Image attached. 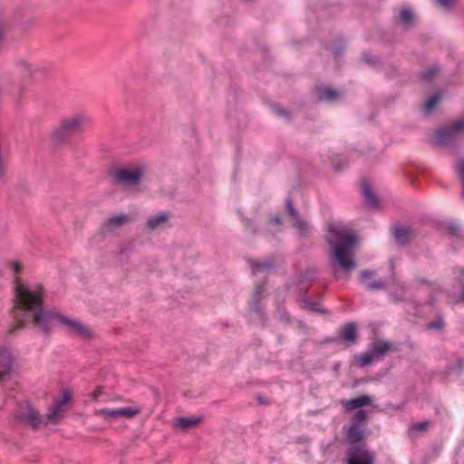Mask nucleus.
Listing matches in <instances>:
<instances>
[{"instance_id":"f257e3e1","label":"nucleus","mask_w":464,"mask_h":464,"mask_svg":"<svg viewBox=\"0 0 464 464\" xmlns=\"http://www.w3.org/2000/svg\"><path fill=\"white\" fill-rule=\"evenodd\" d=\"M14 284L12 314L14 323L8 330L9 335L16 334L31 323L39 333L48 336L52 333L54 322L58 321L65 325L70 333L85 338L91 337L90 330L80 321L66 317L56 310H47L44 307L42 285H25L18 277Z\"/></svg>"},{"instance_id":"f03ea898","label":"nucleus","mask_w":464,"mask_h":464,"mask_svg":"<svg viewBox=\"0 0 464 464\" xmlns=\"http://www.w3.org/2000/svg\"><path fill=\"white\" fill-rule=\"evenodd\" d=\"M326 241L333 250L332 269L337 279L349 278L356 264L351 252L354 248L357 237L347 234L338 225L330 224Z\"/></svg>"},{"instance_id":"7ed1b4c3","label":"nucleus","mask_w":464,"mask_h":464,"mask_svg":"<svg viewBox=\"0 0 464 464\" xmlns=\"http://www.w3.org/2000/svg\"><path fill=\"white\" fill-rule=\"evenodd\" d=\"M90 117L84 111H76L63 117L51 132V140L59 145L68 141L72 136L85 131Z\"/></svg>"},{"instance_id":"20e7f679","label":"nucleus","mask_w":464,"mask_h":464,"mask_svg":"<svg viewBox=\"0 0 464 464\" xmlns=\"http://www.w3.org/2000/svg\"><path fill=\"white\" fill-rule=\"evenodd\" d=\"M464 119H458L436 131L435 143L440 146H453L462 137Z\"/></svg>"},{"instance_id":"39448f33","label":"nucleus","mask_w":464,"mask_h":464,"mask_svg":"<svg viewBox=\"0 0 464 464\" xmlns=\"http://www.w3.org/2000/svg\"><path fill=\"white\" fill-rule=\"evenodd\" d=\"M285 208L288 216L291 218L292 226L296 230L300 238H305L311 235L312 227L294 208L293 200L290 196L285 199Z\"/></svg>"},{"instance_id":"423d86ee","label":"nucleus","mask_w":464,"mask_h":464,"mask_svg":"<svg viewBox=\"0 0 464 464\" xmlns=\"http://www.w3.org/2000/svg\"><path fill=\"white\" fill-rule=\"evenodd\" d=\"M375 455L365 443L352 445L346 450V464H374Z\"/></svg>"},{"instance_id":"0eeeda50","label":"nucleus","mask_w":464,"mask_h":464,"mask_svg":"<svg viewBox=\"0 0 464 464\" xmlns=\"http://www.w3.org/2000/svg\"><path fill=\"white\" fill-rule=\"evenodd\" d=\"M143 169L140 166H134L130 169L123 168L111 173L115 184L121 186L136 185L143 175Z\"/></svg>"},{"instance_id":"6e6552de","label":"nucleus","mask_w":464,"mask_h":464,"mask_svg":"<svg viewBox=\"0 0 464 464\" xmlns=\"http://www.w3.org/2000/svg\"><path fill=\"white\" fill-rule=\"evenodd\" d=\"M15 419L31 426L34 430H37L43 423V418L39 411H37L31 403L20 405L15 414Z\"/></svg>"},{"instance_id":"1a4fd4ad","label":"nucleus","mask_w":464,"mask_h":464,"mask_svg":"<svg viewBox=\"0 0 464 464\" xmlns=\"http://www.w3.org/2000/svg\"><path fill=\"white\" fill-rule=\"evenodd\" d=\"M140 411V410L138 407H122L116 409L104 408L100 410L98 413L102 415L108 420H114L122 417H134L139 414Z\"/></svg>"},{"instance_id":"9d476101","label":"nucleus","mask_w":464,"mask_h":464,"mask_svg":"<svg viewBox=\"0 0 464 464\" xmlns=\"http://www.w3.org/2000/svg\"><path fill=\"white\" fill-rule=\"evenodd\" d=\"M392 235L395 243L401 246H409L411 240L415 237L414 230L401 225L392 227Z\"/></svg>"},{"instance_id":"9b49d317","label":"nucleus","mask_w":464,"mask_h":464,"mask_svg":"<svg viewBox=\"0 0 464 464\" xmlns=\"http://www.w3.org/2000/svg\"><path fill=\"white\" fill-rule=\"evenodd\" d=\"M14 363V357L10 350L6 347L0 346V381L4 380L8 375Z\"/></svg>"},{"instance_id":"f8f14e48","label":"nucleus","mask_w":464,"mask_h":464,"mask_svg":"<svg viewBox=\"0 0 464 464\" xmlns=\"http://www.w3.org/2000/svg\"><path fill=\"white\" fill-rule=\"evenodd\" d=\"M169 217L170 215L167 211H160L155 215H151L147 218L146 228L149 231L162 228L169 223Z\"/></svg>"},{"instance_id":"ddd939ff","label":"nucleus","mask_w":464,"mask_h":464,"mask_svg":"<svg viewBox=\"0 0 464 464\" xmlns=\"http://www.w3.org/2000/svg\"><path fill=\"white\" fill-rule=\"evenodd\" d=\"M364 439V429L363 427L348 425L344 441L349 446L361 445V441Z\"/></svg>"},{"instance_id":"4468645a","label":"nucleus","mask_w":464,"mask_h":464,"mask_svg":"<svg viewBox=\"0 0 464 464\" xmlns=\"http://www.w3.org/2000/svg\"><path fill=\"white\" fill-rule=\"evenodd\" d=\"M72 400V393L69 390H63L62 398L54 401V405L49 411L46 417L49 421H53L59 413L63 410V406Z\"/></svg>"},{"instance_id":"2eb2a0df","label":"nucleus","mask_w":464,"mask_h":464,"mask_svg":"<svg viewBox=\"0 0 464 464\" xmlns=\"http://www.w3.org/2000/svg\"><path fill=\"white\" fill-rule=\"evenodd\" d=\"M361 194L364 203L370 208H377L379 206V198L372 188L371 184L362 179L361 182Z\"/></svg>"},{"instance_id":"dca6fc26","label":"nucleus","mask_w":464,"mask_h":464,"mask_svg":"<svg viewBox=\"0 0 464 464\" xmlns=\"http://www.w3.org/2000/svg\"><path fill=\"white\" fill-rule=\"evenodd\" d=\"M373 275V271L362 270L360 272L359 280L361 283L365 285V287L369 291H376L385 287V282L382 279L369 281Z\"/></svg>"},{"instance_id":"f3484780","label":"nucleus","mask_w":464,"mask_h":464,"mask_svg":"<svg viewBox=\"0 0 464 464\" xmlns=\"http://www.w3.org/2000/svg\"><path fill=\"white\" fill-rule=\"evenodd\" d=\"M253 276L260 274L262 277H266L274 269V261L272 258H266L263 262L250 261Z\"/></svg>"},{"instance_id":"a211bd4d","label":"nucleus","mask_w":464,"mask_h":464,"mask_svg":"<svg viewBox=\"0 0 464 464\" xmlns=\"http://www.w3.org/2000/svg\"><path fill=\"white\" fill-rule=\"evenodd\" d=\"M130 220L129 216L125 214H120L106 219L102 227L105 232H112L118 227H122Z\"/></svg>"},{"instance_id":"6ab92c4d","label":"nucleus","mask_w":464,"mask_h":464,"mask_svg":"<svg viewBox=\"0 0 464 464\" xmlns=\"http://www.w3.org/2000/svg\"><path fill=\"white\" fill-rule=\"evenodd\" d=\"M356 338V324L353 322L345 324L339 332V339L346 344L354 343Z\"/></svg>"},{"instance_id":"aec40b11","label":"nucleus","mask_w":464,"mask_h":464,"mask_svg":"<svg viewBox=\"0 0 464 464\" xmlns=\"http://www.w3.org/2000/svg\"><path fill=\"white\" fill-rule=\"evenodd\" d=\"M315 99L318 102H332L339 97V92L326 86H317L314 91Z\"/></svg>"},{"instance_id":"412c9836","label":"nucleus","mask_w":464,"mask_h":464,"mask_svg":"<svg viewBox=\"0 0 464 464\" xmlns=\"http://www.w3.org/2000/svg\"><path fill=\"white\" fill-rule=\"evenodd\" d=\"M249 314L252 320L256 323L265 324V323L267 321V315L260 305V302H249Z\"/></svg>"},{"instance_id":"4be33fe9","label":"nucleus","mask_w":464,"mask_h":464,"mask_svg":"<svg viewBox=\"0 0 464 464\" xmlns=\"http://www.w3.org/2000/svg\"><path fill=\"white\" fill-rule=\"evenodd\" d=\"M372 402V398L369 395H361L357 398L351 399L345 402V409L352 410L363 406L370 405Z\"/></svg>"},{"instance_id":"5701e85b","label":"nucleus","mask_w":464,"mask_h":464,"mask_svg":"<svg viewBox=\"0 0 464 464\" xmlns=\"http://www.w3.org/2000/svg\"><path fill=\"white\" fill-rule=\"evenodd\" d=\"M301 307L313 313L327 314L328 311L322 308L316 301H311L307 296L303 295L301 298Z\"/></svg>"},{"instance_id":"b1692460","label":"nucleus","mask_w":464,"mask_h":464,"mask_svg":"<svg viewBox=\"0 0 464 464\" xmlns=\"http://www.w3.org/2000/svg\"><path fill=\"white\" fill-rule=\"evenodd\" d=\"M391 349V344L383 340L375 341L372 343L371 352L375 358L381 359Z\"/></svg>"},{"instance_id":"393cba45","label":"nucleus","mask_w":464,"mask_h":464,"mask_svg":"<svg viewBox=\"0 0 464 464\" xmlns=\"http://www.w3.org/2000/svg\"><path fill=\"white\" fill-rule=\"evenodd\" d=\"M201 419L198 417H181L177 420V427L183 430H187L200 422Z\"/></svg>"},{"instance_id":"a878e982","label":"nucleus","mask_w":464,"mask_h":464,"mask_svg":"<svg viewBox=\"0 0 464 464\" xmlns=\"http://www.w3.org/2000/svg\"><path fill=\"white\" fill-rule=\"evenodd\" d=\"M362 58L364 63L372 68H377L382 63V59L380 56L373 55L372 53L368 51H365L362 53Z\"/></svg>"},{"instance_id":"bb28decb","label":"nucleus","mask_w":464,"mask_h":464,"mask_svg":"<svg viewBox=\"0 0 464 464\" xmlns=\"http://www.w3.org/2000/svg\"><path fill=\"white\" fill-rule=\"evenodd\" d=\"M366 420H367V411L365 410L360 409L353 415L349 424L363 427Z\"/></svg>"},{"instance_id":"cd10ccee","label":"nucleus","mask_w":464,"mask_h":464,"mask_svg":"<svg viewBox=\"0 0 464 464\" xmlns=\"http://www.w3.org/2000/svg\"><path fill=\"white\" fill-rule=\"evenodd\" d=\"M407 291V287L404 285H401L398 291L392 292L390 294V300L393 304H399L406 301L405 293Z\"/></svg>"},{"instance_id":"c85d7f7f","label":"nucleus","mask_w":464,"mask_h":464,"mask_svg":"<svg viewBox=\"0 0 464 464\" xmlns=\"http://www.w3.org/2000/svg\"><path fill=\"white\" fill-rule=\"evenodd\" d=\"M400 18L405 26H411L414 22V14L411 9L403 8L400 12Z\"/></svg>"},{"instance_id":"c756f323","label":"nucleus","mask_w":464,"mask_h":464,"mask_svg":"<svg viewBox=\"0 0 464 464\" xmlns=\"http://www.w3.org/2000/svg\"><path fill=\"white\" fill-rule=\"evenodd\" d=\"M440 99V92H436L430 98H429L424 105L425 111H427V112L431 111L435 108L437 103L439 102Z\"/></svg>"},{"instance_id":"7c9ffc66","label":"nucleus","mask_w":464,"mask_h":464,"mask_svg":"<svg viewBox=\"0 0 464 464\" xmlns=\"http://www.w3.org/2000/svg\"><path fill=\"white\" fill-rule=\"evenodd\" d=\"M239 214H241V213L239 212ZM240 216H241V220L244 224L245 228L247 231H249L250 233H252L253 235L257 234V232H258L257 225L253 220L245 218L243 215H240Z\"/></svg>"},{"instance_id":"2f4dec72","label":"nucleus","mask_w":464,"mask_h":464,"mask_svg":"<svg viewBox=\"0 0 464 464\" xmlns=\"http://www.w3.org/2000/svg\"><path fill=\"white\" fill-rule=\"evenodd\" d=\"M463 187L461 191V198H464V160L460 159L458 160L456 169H455Z\"/></svg>"},{"instance_id":"473e14b6","label":"nucleus","mask_w":464,"mask_h":464,"mask_svg":"<svg viewBox=\"0 0 464 464\" xmlns=\"http://www.w3.org/2000/svg\"><path fill=\"white\" fill-rule=\"evenodd\" d=\"M264 282L256 285L250 301L260 302L265 292Z\"/></svg>"},{"instance_id":"72a5a7b5","label":"nucleus","mask_w":464,"mask_h":464,"mask_svg":"<svg viewBox=\"0 0 464 464\" xmlns=\"http://www.w3.org/2000/svg\"><path fill=\"white\" fill-rule=\"evenodd\" d=\"M375 357L373 356L371 350L367 353H362L359 356V365L364 367L369 364Z\"/></svg>"},{"instance_id":"f704fd0d","label":"nucleus","mask_w":464,"mask_h":464,"mask_svg":"<svg viewBox=\"0 0 464 464\" xmlns=\"http://www.w3.org/2000/svg\"><path fill=\"white\" fill-rule=\"evenodd\" d=\"M17 64L21 72L26 75H31L34 71L33 65L24 60H20Z\"/></svg>"},{"instance_id":"c9c22d12","label":"nucleus","mask_w":464,"mask_h":464,"mask_svg":"<svg viewBox=\"0 0 464 464\" xmlns=\"http://www.w3.org/2000/svg\"><path fill=\"white\" fill-rule=\"evenodd\" d=\"M312 276L308 274L301 275L298 278V285H299V291L302 293H304L307 288L309 287V284L304 285V283L307 281L309 282L311 280Z\"/></svg>"},{"instance_id":"e433bc0d","label":"nucleus","mask_w":464,"mask_h":464,"mask_svg":"<svg viewBox=\"0 0 464 464\" xmlns=\"http://www.w3.org/2000/svg\"><path fill=\"white\" fill-rule=\"evenodd\" d=\"M430 422L428 420H423L421 422L413 423L411 425V430L413 431L422 432L428 430Z\"/></svg>"},{"instance_id":"4c0bfd02","label":"nucleus","mask_w":464,"mask_h":464,"mask_svg":"<svg viewBox=\"0 0 464 464\" xmlns=\"http://www.w3.org/2000/svg\"><path fill=\"white\" fill-rule=\"evenodd\" d=\"M439 72V67L437 66H432L429 69H427L426 71H424L421 74V77L423 80L425 81H430L433 76Z\"/></svg>"},{"instance_id":"58836bf2","label":"nucleus","mask_w":464,"mask_h":464,"mask_svg":"<svg viewBox=\"0 0 464 464\" xmlns=\"http://www.w3.org/2000/svg\"><path fill=\"white\" fill-rule=\"evenodd\" d=\"M444 325H445L444 321L441 318H438L437 320L432 321L430 324H428L427 329L439 331V330L443 329Z\"/></svg>"},{"instance_id":"ea45409f","label":"nucleus","mask_w":464,"mask_h":464,"mask_svg":"<svg viewBox=\"0 0 464 464\" xmlns=\"http://www.w3.org/2000/svg\"><path fill=\"white\" fill-rule=\"evenodd\" d=\"M448 229L454 237H459L461 235V227L455 222H450L448 224Z\"/></svg>"},{"instance_id":"a19ab883","label":"nucleus","mask_w":464,"mask_h":464,"mask_svg":"<svg viewBox=\"0 0 464 464\" xmlns=\"http://www.w3.org/2000/svg\"><path fill=\"white\" fill-rule=\"evenodd\" d=\"M272 110L276 116L283 117L285 119H288L290 116L287 110L277 105L273 106Z\"/></svg>"},{"instance_id":"79ce46f5","label":"nucleus","mask_w":464,"mask_h":464,"mask_svg":"<svg viewBox=\"0 0 464 464\" xmlns=\"http://www.w3.org/2000/svg\"><path fill=\"white\" fill-rule=\"evenodd\" d=\"M452 370L458 372H464V358L457 357L455 361V366L452 368Z\"/></svg>"},{"instance_id":"37998d69","label":"nucleus","mask_w":464,"mask_h":464,"mask_svg":"<svg viewBox=\"0 0 464 464\" xmlns=\"http://www.w3.org/2000/svg\"><path fill=\"white\" fill-rule=\"evenodd\" d=\"M8 78L6 76H0V100L3 97V94L5 92L4 86L7 83Z\"/></svg>"},{"instance_id":"c03bdc74","label":"nucleus","mask_w":464,"mask_h":464,"mask_svg":"<svg viewBox=\"0 0 464 464\" xmlns=\"http://www.w3.org/2000/svg\"><path fill=\"white\" fill-rule=\"evenodd\" d=\"M331 50L333 51L335 56H339L343 53L344 46L343 44L334 45L331 48Z\"/></svg>"},{"instance_id":"a18cd8bd","label":"nucleus","mask_w":464,"mask_h":464,"mask_svg":"<svg viewBox=\"0 0 464 464\" xmlns=\"http://www.w3.org/2000/svg\"><path fill=\"white\" fill-rule=\"evenodd\" d=\"M438 3L444 8L448 9L450 8L453 4L455 3V0H437Z\"/></svg>"},{"instance_id":"49530a36","label":"nucleus","mask_w":464,"mask_h":464,"mask_svg":"<svg viewBox=\"0 0 464 464\" xmlns=\"http://www.w3.org/2000/svg\"><path fill=\"white\" fill-rule=\"evenodd\" d=\"M332 164H333L334 169L336 171L343 170L346 167V165H347L346 162L340 163V162H334V161H333Z\"/></svg>"},{"instance_id":"de8ad7c7","label":"nucleus","mask_w":464,"mask_h":464,"mask_svg":"<svg viewBox=\"0 0 464 464\" xmlns=\"http://www.w3.org/2000/svg\"><path fill=\"white\" fill-rule=\"evenodd\" d=\"M256 401L259 404H270L269 400L266 397L264 396H256Z\"/></svg>"},{"instance_id":"09e8293b","label":"nucleus","mask_w":464,"mask_h":464,"mask_svg":"<svg viewBox=\"0 0 464 464\" xmlns=\"http://www.w3.org/2000/svg\"><path fill=\"white\" fill-rule=\"evenodd\" d=\"M270 223H275L276 226L281 224V218L279 216H276L270 219Z\"/></svg>"},{"instance_id":"8fccbe9b","label":"nucleus","mask_w":464,"mask_h":464,"mask_svg":"<svg viewBox=\"0 0 464 464\" xmlns=\"http://www.w3.org/2000/svg\"><path fill=\"white\" fill-rule=\"evenodd\" d=\"M12 266H13V269H14V271L15 273H19L20 272L21 266L18 263H16V262L12 263Z\"/></svg>"},{"instance_id":"3c124183","label":"nucleus","mask_w":464,"mask_h":464,"mask_svg":"<svg viewBox=\"0 0 464 464\" xmlns=\"http://www.w3.org/2000/svg\"><path fill=\"white\" fill-rule=\"evenodd\" d=\"M459 299L464 302V290L459 294Z\"/></svg>"},{"instance_id":"603ef678","label":"nucleus","mask_w":464,"mask_h":464,"mask_svg":"<svg viewBox=\"0 0 464 464\" xmlns=\"http://www.w3.org/2000/svg\"><path fill=\"white\" fill-rule=\"evenodd\" d=\"M288 320V316L285 314V313L284 314L281 315V320Z\"/></svg>"},{"instance_id":"864d4df0","label":"nucleus","mask_w":464,"mask_h":464,"mask_svg":"<svg viewBox=\"0 0 464 464\" xmlns=\"http://www.w3.org/2000/svg\"><path fill=\"white\" fill-rule=\"evenodd\" d=\"M244 2H246V3H252V2H254V0H244Z\"/></svg>"}]
</instances>
